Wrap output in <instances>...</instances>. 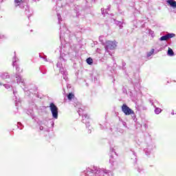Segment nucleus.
I'll return each mask as SVG.
<instances>
[{"label":"nucleus","instance_id":"obj_7","mask_svg":"<svg viewBox=\"0 0 176 176\" xmlns=\"http://www.w3.org/2000/svg\"><path fill=\"white\" fill-rule=\"evenodd\" d=\"M74 97H75V95H74V94H72V93H69L67 96V98H68V100H69V101H71V100H72V98H74Z\"/></svg>","mask_w":176,"mask_h":176},{"label":"nucleus","instance_id":"obj_9","mask_svg":"<svg viewBox=\"0 0 176 176\" xmlns=\"http://www.w3.org/2000/svg\"><path fill=\"white\" fill-rule=\"evenodd\" d=\"M168 54H169V56H174V51H173L171 49H169L168 50Z\"/></svg>","mask_w":176,"mask_h":176},{"label":"nucleus","instance_id":"obj_10","mask_svg":"<svg viewBox=\"0 0 176 176\" xmlns=\"http://www.w3.org/2000/svg\"><path fill=\"white\" fill-rule=\"evenodd\" d=\"M155 112L157 115H159V113H160V112H162V109L160 108H157V109H155Z\"/></svg>","mask_w":176,"mask_h":176},{"label":"nucleus","instance_id":"obj_11","mask_svg":"<svg viewBox=\"0 0 176 176\" xmlns=\"http://www.w3.org/2000/svg\"><path fill=\"white\" fill-rule=\"evenodd\" d=\"M16 71H18V72H23V69H20L19 67H16Z\"/></svg>","mask_w":176,"mask_h":176},{"label":"nucleus","instance_id":"obj_12","mask_svg":"<svg viewBox=\"0 0 176 176\" xmlns=\"http://www.w3.org/2000/svg\"><path fill=\"white\" fill-rule=\"evenodd\" d=\"M154 52H155V50L153 49V50H151V54H153Z\"/></svg>","mask_w":176,"mask_h":176},{"label":"nucleus","instance_id":"obj_5","mask_svg":"<svg viewBox=\"0 0 176 176\" xmlns=\"http://www.w3.org/2000/svg\"><path fill=\"white\" fill-rule=\"evenodd\" d=\"M167 3H168L172 8H176V1L175 0H168Z\"/></svg>","mask_w":176,"mask_h":176},{"label":"nucleus","instance_id":"obj_3","mask_svg":"<svg viewBox=\"0 0 176 176\" xmlns=\"http://www.w3.org/2000/svg\"><path fill=\"white\" fill-rule=\"evenodd\" d=\"M116 47V43L114 41H107L106 45V50L109 49L110 50H113Z\"/></svg>","mask_w":176,"mask_h":176},{"label":"nucleus","instance_id":"obj_1","mask_svg":"<svg viewBox=\"0 0 176 176\" xmlns=\"http://www.w3.org/2000/svg\"><path fill=\"white\" fill-rule=\"evenodd\" d=\"M50 109L52 113V117L54 119H57L58 118V107L54 103L52 102L50 104Z\"/></svg>","mask_w":176,"mask_h":176},{"label":"nucleus","instance_id":"obj_4","mask_svg":"<svg viewBox=\"0 0 176 176\" xmlns=\"http://www.w3.org/2000/svg\"><path fill=\"white\" fill-rule=\"evenodd\" d=\"M174 36H175V34L168 33L165 36H161L160 41H167V39H170V38H174Z\"/></svg>","mask_w":176,"mask_h":176},{"label":"nucleus","instance_id":"obj_13","mask_svg":"<svg viewBox=\"0 0 176 176\" xmlns=\"http://www.w3.org/2000/svg\"><path fill=\"white\" fill-rule=\"evenodd\" d=\"M151 54H152L151 52H150V54L148 55V57L151 56Z\"/></svg>","mask_w":176,"mask_h":176},{"label":"nucleus","instance_id":"obj_6","mask_svg":"<svg viewBox=\"0 0 176 176\" xmlns=\"http://www.w3.org/2000/svg\"><path fill=\"white\" fill-rule=\"evenodd\" d=\"M15 6H20L23 3V0H14Z\"/></svg>","mask_w":176,"mask_h":176},{"label":"nucleus","instance_id":"obj_2","mask_svg":"<svg viewBox=\"0 0 176 176\" xmlns=\"http://www.w3.org/2000/svg\"><path fill=\"white\" fill-rule=\"evenodd\" d=\"M122 111L126 116L129 115H134V111L130 109L126 104H122Z\"/></svg>","mask_w":176,"mask_h":176},{"label":"nucleus","instance_id":"obj_8","mask_svg":"<svg viewBox=\"0 0 176 176\" xmlns=\"http://www.w3.org/2000/svg\"><path fill=\"white\" fill-rule=\"evenodd\" d=\"M87 64H89V65H91V64H93V58H88L87 59Z\"/></svg>","mask_w":176,"mask_h":176}]
</instances>
